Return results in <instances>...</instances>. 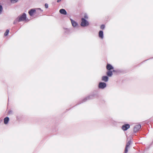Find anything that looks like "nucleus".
<instances>
[{
  "mask_svg": "<svg viewBox=\"0 0 153 153\" xmlns=\"http://www.w3.org/2000/svg\"><path fill=\"white\" fill-rule=\"evenodd\" d=\"M106 86V84L104 82H100L98 85V88L100 89H104Z\"/></svg>",
  "mask_w": 153,
  "mask_h": 153,
  "instance_id": "nucleus-4",
  "label": "nucleus"
},
{
  "mask_svg": "<svg viewBox=\"0 0 153 153\" xmlns=\"http://www.w3.org/2000/svg\"><path fill=\"white\" fill-rule=\"evenodd\" d=\"M131 143V141L130 140L127 143L125 148L124 153H127L128 152V148Z\"/></svg>",
  "mask_w": 153,
  "mask_h": 153,
  "instance_id": "nucleus-7",
  "label": "nucleus"
},
{
  "mask_svg": "<svg viewBox=\"0 0 153 153\" xmlns=\"http://www.w3.org/2000/svg\"><path fill=\"white\" fill-rule=\"evenodd\" d=\"M36 12V10L34 9H32L30 10L28 12L29 14L31 16H33L34 13Z\"/></svg>",
  "mask_w": 153,
  "mask_h": 153,
  "instance_id": "nucleus-8",
  "label": "nucleus"
},
{
  "mask_svg": "<svg viewBox=\"0 0 153 153\" xmlns=\"http://www.w3.org/2000/svg\"><path fill=\"white\" fill-rule=\"evenodd\" d=\"M37 11H39L40 12L42 13L43 12V10H42L40 8H38L37 9Z\"/></svg>",
  "mask_w": 153,
  "mask_h": 153,
  "instance_id": "nucleus-20",
  "label": "nucleus"
},
{
  "mask_svg": "<svg viewBox=\"0 0 153 153\" xmlns=\"http://www.w3.org/2000/svg\"><path fill=\"white\" fill-rule=\"evenodd\" d=\"M105 26L104 25H102L100 27L101 29L103 30L105 29Z\"/></svg>",
  "mask_w": 153,
  "mask_h": 153,
  "instance_id": "nucleus-18",
  "label": "nucleus"
},
{
  "mask_svg": "<svg viewBox=\"0 0 153 153\" xmlns=\"http://www.w3.org/2000/svg\"><path fill=\"white\" fill-rule=\"evenodd\" d=\"M108 80V76H103L102 77V80L105 82H107Z\"/></svg>",
  "mask_w": 153,
  "mask_h": 153,
  "instance_id": "nucleus-13",
  "label": "nucleus"
},
{
  "mask_svg": "<svg viewBox=\"0 0 153 153\" xmlns=\"http://www.w3.org/2000/svg\"><path fill=\"white\" fill-rule=\"evenodd\" d=\"M61 0H57V2H60V1H61Z\"/></svg>",
  "mask_w": 153,
  "mask_h": 153,
  "instance_id": "nucleus-26",
  "label": "nucleus"
},
{
  "mask_svg": "<svg viewBox=\"0 0 153 153\" xmlns=\"http://www.w3.org/2000/svg\"><path fill=\"white\" fill-rule=\"evenodd\" d=\"M3 7L1 5H0V14L1 13L3 10Z\"/></svg>",
  "mask_w": 153,
  "mask_h": 153,
  "instance_id": "nucleus-17",
  "label": "nucleus"
},
{
  "mask_svg": "<svg viewBox=\"0 0 153 153\" xmlns=\"http://www.w3.org/2000/svg\"><path fill=\"white\" fill-rule=\"evenodd\" d=\"M81 25L82 27H86L88 26L89 25L88 22L84 18H82Z\"/></svg>",
  "mask_w": 153,
  "mask_h": 153,
  "instance_id": "nucleus-3",
  "label": "nucleus"
},
{
  "mask_svg": "<svg viewBox=\"0 0 153 153\" xmlns=\"http://www.w3.org/2000/svg\"><path fill=\"white\" fill-rule=\"evenodd\" d=\"M147 60H148V59H147L146 60V61H147Z\"/></svg>",
  "mask_w": 153,
  "mask_h": 153,
  "instance_id": "nucleus-31",
  "label": "nucleus"
},
{
  "mask_svg": "<svg viewBox=\"0 0 153 153\" xmlns=\"http://www.w3.org/2000/svg\"><path fill=\"white\" fill-rule=\"evenodd\" d=\"M71 23L72 25L74 27H75L78 25L77 22L72 19H71Z\"/></svg>",
  "mask_w": 153,
  "mask_h": 153,
  "instance_id": "nucleus-9",
  "label": "nucleus"
},
{
  "mask_svg": "<svg viewBox=\"0 0 153 153\" xmlns=\"http://www.w3.org/2000/svg\"><path fill=\"white\" fill-rule=\"evenodd\" d=\"M17 20V18L14 21V22H13L14 24H15L18 22V20Z\"/></svg>",
  "mask_w": 153,
  "mask_h": 153,
  "instance_id": "nucleus-23",
  "label": "nucleus"
},
{
  "mask_svg": "<svg viewBox=\"0 0 153 153\" xmlns=\"http://www.w3.org/2000/svg\"><path fill=\"white\" fill-rule=\"evenodd\" d=\"M8 101H9V98H8Z\"/></svg>",
  "mask_w": 153,
  "mask_h": 153,
  "instance_id": "nucleus-29",
  "label": "nucleus"
},
{
  "mask_svg": "<svg viewBox=\"0 0 153 153\" xmlns=\"http://www.w3.org/2000/svg\"><path fill=\"white\" fill-rule=\"evenodd\" d=\"M26 15L25 13H23L22 15L21 16H18L17 17V20L18 22H19L22 21H24L26 20Z\"/></svg>",
  "mask_w": 153,
  "mask_h": 153,
  "instance_id": "nucleus-2",
  "label": "nucleus"
},
{
  "mask_svg": "<svg viewBox=\"0 0 153 153\" xmlns=\"http://www.w3.org/2000/svg\"><path fill=\"white\" fill-rule=\"evenodd\" d=\"M2 120H0V123L2 122Z\"/></svg>",
  "mask_w": 153,
  "mask_h": 153,
  "instance_id": "nucleus-28",
  "label": "nucleus"
},
{
  "mask_svg": "<svg viewBox=\"0 0 153 153\" xmlns=\"http://www.w3.org/2000/svg\"><path fill=\"white\" fill-rule=\"evenodd\" d=\"M95 95L96 94H94L90 95L88 97H87L83 99L82 101H80L77 104H76V105H79L84 102H85L88 100H91L94 99Z\"/></svg>",
  "mask_w": 153,
  "mask_h": 153,
  "instance_id": "nucleus-1",
  "label": "nucleus"
},
{
  "mask_svg": "<svg viewBox=\"0 0 153 153\" xmlns=\"http://www.w3.org/2000/svg\"><path fill=\"white\" fill-rule=\"evenodd\" d=\"M147 60H148V59H147L146 60V61H147Z\"/></svg>",
  "mask_w": 153,
  "mask_h": 153,
  "instance_id": "nucleus-30",
  "label": "nucleus"
},
{
  "mask_svg": "<svg viewBox=\"0 0 153 153\" xmlns=\"http://www.w3.org/2000/svg\"><path fill=\"white\" fill-rule=\"evenodd\" d=\"M130 125L128 124H125L122 126V129L124 131H126L130 128Z\"/></svg>",
  "mask_w": 153,
  "mask_h": 153,
  "instance_id": "nucleus-5",
  "label": "nucleus"
},
{
  "mask_svg": "<svg viewBox=\"0 0 153 153\" xmlns=\"http://www.w3.org/2000/svg\"><path fill=\"white\" fill-rule=\"evenodd\" d=\"M141 126L140 124H138L135 126L134 128V132L136 133L139 130Z\"/></svg>",
  "mask_w": 153,
  "mask_h": 153,
  "instance_id": "nucleus-6",
  "label": "nucleus"
},
{
  "mask_svg": "<svg viewBox=\"0 0 153 153\" xmlns=\"http://www.w3.org/2000/svg\"><path fill=\"white\" fill-rule=\"evenodd\" d=\"M147 60H148V59H147L146 60V61H147Z\"/></svg>",
  "mask_w": 153,
  "mask_h": 153,
  "instance_id": "nucleus-32",
  "label": "nucleus"
},
{
  "mask_svg": "<svg viewBox=\"0 0 153 153\" xmlns=\"http://www.w3.org/2000/svg\"><path fill=\"white\" fill-rule=\"evenodd\" d=\"M84 18H85V19H88V16L87 15V14L86 13H85L84 15Z\"/></svg>",
  "mask_w": 153,
  "mask_h": 153,
  "instance_id": "nucleus-19",
  "label": "nucleus"
},
{
  "mask_svg": "<svg viewBox=\"0 0 153 153\" xmlns=\"http://www.w3.org/2000/svg\"><path fill=\"white\" fill-rule=\"evenodd\" d=\"M114 68L110 64H108L106 65V68L108 70H111Z\"/></svg>",
  "mask_w": 153,
  "mask_h": 153,
  "instance_id": "nucleus-10",
  "label": "nucleus"
},
{
  "mask_svg": "<svg viewBox=\"0 0 153 153\" xmlns=\"http://www.w3.org/2000/svg\"><path fill=\"white\" fill-rule=\"evenodd\" d=\"M9 114H10L12 113V111H10L9 112Z\"/></svg>",
  "mask_w": 153,
  "mask_h": 153,
  "instance_id": "nucleus-25",
  "label": "nucleus"
},
{
  "mask_svg": "<svg viewBox=\"0 0 153 153\" xmlns=\"http://www.w3.org/2000/svg\"><path fill=\"white\" fill-rule=\"evenodd\" d=\"M10 1L12 2L14 1L15 2H16L18 1V0H10Z\"/></svg>",
  "mask_w": 153,
  "mask_h": 153,
  "instance_id": "nucleus-24",
  "label": "nucleus"
},
{
  "mask_svg": "<svg viewBox=\"0 0 153 153\" xmlns=\"http://www.w3.org/2000/svg\"><path fill=\"white\" fill-rule=\"evenodd\" d=\"M108 76H111L113 75L112 71L111 70H108L106 73Z\"/></svg>",
  "mask_w": 153,
  "mask_h": 153,
  "instance_id": "nucleus-15",
  "label": "nucleus"
},
{
  "mask_svg": "<svg viewBox=\"0 0 153 153\" xmlns=\"http://www.w3.org/2000/svg\"><path fill=\"white\" fill-rule=\"evenodd\" d=\"M9 32V30L8 29H7L6 30V32L4 33V36H7Z\"/></svg>",
  "mask_w": 153,
  "mask_h": 153,
  "instance_id": "nucleus-16",
  "label": "nucleus"
},
{
  "mask_svg": "<svg viewBox=\"0 0 153 153\" xmlns=\"http://www.w3.org/2000/svg\"><path fill=\"white\" fill-rule=\"evenodd\" d=\"M112 71V72H116V71L115 70H113Z\"/></svg>",
  "mask_w": 153,
  "mask_h": 153,
  "instance_id": "nucleus-27",
  "label": "nucleus"
},
{
  "mask_svg": "<svg viewBox=\"0 0 153 153\" xmlns=\"http://www.w3.org/2000/svg\"><path fill=\"white\" fill-rule=\"evenodd\" d=\"M9 120V117H5L4 119V123L5 124H7Z\"/></svg>",
  "mask_w": 153,
  "mask_h": 153,
  "instance_id": "nucleus-14",
  "label": "nucleus"
},
{
  "mask_svg": "<svg viewBox=\"0 0 153 153\" xmlns=\"http://www.w3.org/2000/svg\"><path fill=\"white\" fill-rule=\"evenodd\" d=\"M65 30H66V31H65V33H66L67 34L69 32V30L67 29H65Z\"/></svg>",
  "mask_w": 153,
  "mask_h": 153,
  "instance_id": "nucleus-21",
  "label": "nucleus"
},
{
  "mask_svg": "<svg viewBox=\"0 0 153 153\" xmlns=\"http://www.w3.org/2000/svg\"><path fill=\"white\" fill-rule=\"evenodd\" d=\"M99 36L100 38L102 39L103 38V33L102 30H100L99 32Z\"/></svg>",
  "mask_w": 153,
  "mask_h": 153,
  "instance_id": "nucleus-12",
  "label": "nucleus"
},
{
  "mask_svg": "<svg viewBox=\"0 0 153 153\" xmlns=\"http://www.w3.org/2000/svg\"><path fill=\"white\" fill-rule=\"evenodd\" d=\"M59 12L60 13L63 15H66L67 14V13L66 10L63 9H62L60 10Z\"/></svg>",
  "mask_w": 153,
  "mask_h": 153,
  "instance_id": "nucleus-11",
  "label": "nucleus"
},
{
  "mask_svg": "<svg viewBox=\"0 0 153 153\" xmlns=\"http://www.w3.org/2000/svg\"><path fill=\"white\" fill-rule=\"evenodd\" d=\"M45 7L46 8H48V5L47 3L45 4Z\"/></svg>",
  "mask_w": 153,
  "mask_h": 153,
  "instance_id": "nucleus-22",
  "label": "nucleus"
}]
</instances>
